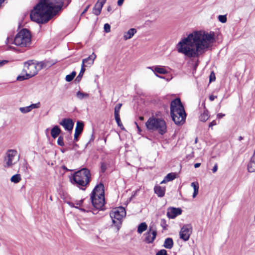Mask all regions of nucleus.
<instances>
[{
	"instance_id": "obj_35",
	"label": "nucleus",
	"mask_w": 255,
	"mask_h": 255,
	"mask_svg": "<svg viewBox=\"0 0 255 255\" xmlns=\"http://www.w3.org/2000/svg\"><path fill=\"white\" fill-rule=\"evenodd\" d=\"M218 20L222 23H225L227 21V17L225 15H220L218 16Z\"/></svg>"
},
{
	"instance_id": "obj_26",
	"label": "nucleus",
	"mask_w": 255,
	"mask_h": 255,
	"mask_svg": "<svg viewBox=\"0 0 255 255\" xmlns=\"http://www.w3.org/2000/svg\"><path fill=\"white\" fill-rule=\"evenodd\" d=\"M209 118L208 112L207 110H204L203 112L200 116V120L202 122H205L208 120Z\"/></svg>"
},
{
	"instance_id": "obj_43",
	"label": "nucleus",
	"mask_w": 255,
	"mask_h": 255,
	"mask_svg": "<svg viewBox=\"0 0 255 255\" xmlns=\"http://www.w3.org/2000/svg\"><path fill=\"white\" fill-rule=\"evenodd\" d=\"M215 80V76L213 72H212L210 76V82L214 81Z\"/></svg>"
},
{
	"instance_id": "obj_24",
	"label": "nucleus",
	"mask_w": 255,
	"mask_h": 255,
	"mask_svg": "<svg viewBox=\"0 0 255 255\" xmlns=\"http://www.w3.org/2000/svg\"><path fill=\"white\" fill-rule=\"evenodd\" d=\"M173 246V240L170 238L166 239L164 241L163 246L167 249H171Z\"/></svg>"
},
{
	"instance_id": "obj_37",
	"label": "nucleus",
	"mask_w": 255,
	"mask_h": 255,
	"mask_svg": "<svg viewBox=\"0 0 255 255\" xmlns=\"http://www.w3.org/2000/svg\"><path fill=\"white\" fill-rule=\"evenodd\" d=\"M30 77H28V76L26 75V74L25 73V75H19L17 77V80L18 81H23L25 79H28L30 78Z\"/></svg>"
},
{
	"instance_id": "obj_53",
	"label": "nucleus",
	"mask_w": 255,
	"mask_h": 255,
	"mask_svg": "<svg viewBox=\"0 0 255 255\" xmlns=\"http://www.w3.org/2000/svg\"><path fill=\"white\" fill-rule=\"evenodd\" d=\"M7 50H10V49H13V50H15V48L12 47V46H8L7 48Z\"/></svg>"
},
{
	"instance_id": "obj_41",
	"label": "nucleus",
	"mask_w": 255,
	"mask_h": 255,
	"mask_svg": "<svg viewBox=\"0 0 255 255\" xmlns=\"http://www.w3.org/2000/svg\"><path fill=\"white\" fill-rule=\"evenodd\" d=\"M107 169V165L105 163H101V169L102 172H104Z\"/></svg>"
},
{
	"instance_id": "obj_32",
	"label": "nucleus",
	"mask_w": 255,
	"mask_h": 255,
	"mask_svg": "<svg viewBox=\"0 0 255 255\" xmlns=\"http://www.w3.org/2000/svg\"><path fill=\"white\" fill-rule=\"evenodd\" d=\"M85 71V68L84 67L81 66V69L80 72L76 78V81L79 82L81 80Z\"/></svg>"
},
{
	"instance_id": "obj_34",
	"label": "nucleus",
	"mask_w": 255,
	"mask_h": 255,
	"mask_svg": "<svg viewBox=\"0 0 255 255\" xmlns=\"http://www.w3.org/2000/svg\"><path fill=\"white\" fill-rule=\"evenodd\" d=\"M116 121L119 127H120L121 128H123V124L121 122L120 116H115Z\"/></svg>"
},
{
	"instance_id": "obj_17",
	"label": "nucleus",
	"mask_w": 255,
	"mask_h": 255,
	"mask_svg": "<svg viewBox=\"0 0 255 255\" xmlns=\"http://www.w3.org/2000/svg\"><path fill=\"white\" fill-rule=\"evenodd\" d=\"M83 127L84 124L82 122L80 121L77 122L74 133V140H78V137L83 131Z\"/></svg>"
},
{
	"instance_id": "obj_50",
	"label": "nucleus",
	"mask_w": 255,
	"mask_h": 255,
	"mask_svg": "<svg viewBox=\"0 0 255 255\" xmlns=\"http://www.w3.org/2000/svg\"><path fill=\"white\" fill-rule=\"evenodd\" d=\"M125 0H118V5L119 6H121L123 3V2Z\"/></svg>"
},
{
	"instance_id": "obj_38",
	"label": "nucleus",
	"mask_w": 255,
	"mask_h": 255,
	"mask_svg": "<svg viewBox=\"0 0 255 255\" xmlns=\"http://www.w3.org/2000/svg\"><path fill=\"white\" fill-rule=\"evenodd\" d=\"M57 143L59 145L63 146L64 145V143L63 141V138L62 136H60L58 137L57 140Z\"/></svg>"
},
{
	"instance_id": "obj_16",
	"label": "nucleus",
	"mask_w": 255,
	"mask_h": 255,
	"mask_svg": "<svg viewBox=\"0 0 255 255\" xmlns=\"http://www.w3.org/2000/svg\"><path fill=\"white\" fill-rule=\"evenodd\" d=\"M40 102H38L35 104H32L29 106L25 107H20L19 110V111L23 114H26L30 112L32 109H37L40 108Z\"/></svg>"
},
{
	"instance_id": "obj_52",
	"label": "nucleus",
	"mask_w": 255,
	"mask_h": 255,
	"mask_svg": "<svg viewBox=\"0 0 255 255\" xmlns=\"http://www.w3.org/2000/svg\"><path fill=\"white\" fill-rule=\"evenodd\" d=\"M201 164L200 163H196L194 164V167L195 168H198L199 167H200Z\"/></svg>"
},
{
	"instance_id": "obj_13",
	"label": "nucleus",
	"mask_w": 255,
	"mask_h": 255,
	"mask_svg": "<svg viewBox=\"0 0 255 255\" xmlns=\"http://www.w3.org/2000/svg\"><path fill=\"white\" fill-rule=\"evenodd\" d=\"M182 213V210L179 208L170 207L168 209L167 216L170 219H174Z\"/></svg>"
},
{
	"instance_id": "obj_2",
	"label": "nucleus",
	"mask_w": 255,
	"mask_h": 255,
	"mask_svg": "<svg viewBox=\"0 0 255 255\" xmlns=\"http://www.w3.org/2000/svg\"><path fill=\"white\" fill-rule=\"evenodd\" d=\"M63 4L62 0H40L31 10L30 18L39 23H46L61 10Z\"/></svg>"
},
{
	"instance_id": "obj_5",
	"label": "nucleus",
	"mask_w": 255,
	"mask_h": 255,
	"mask_svg": "<svg viewBox=\"0 0 255 255\" xmlns=\"http://www.w3.org/2000/svg\"><path fill=\"white\" fill-rule=\"evenodd\" d=\"M104 186L100 183L93 190L91 200L93 207L99 210H102L105 204Z\"/></svg>"
},
{
	"instance_id": "obj_18",
	"label": "nucleus",
	"mask_w": 255,
	"mask_h": 255,
	"mask_svg": "<svg viewBox=\"0 0 255 255\" xmlns=\"http://www.w3.org/2000/svg\"><path fill=\"white\" fill-rule=\"evenodd\" d=\"M105 3V2H103V1L98 0L93 9V13L97 16L100 15Z\"/></svg>"
},
{
	"instance_id": "obj_61",
	"label": "nucleus",
	"mask_w": 255,
	"mask_h": 255,
	"mask_svg": "<svg viewBox=\"0 0 255 255\" xmlns=\"http://www.w3.org/2000/svg\"><path fill=\"white\" fill-rule=\"evenodd\" d=\"M239 139L240 140H242V136H240L239 137Z\"/></svg>"
},
{
	"instance_id": "obj_11",
	"label": "nucleus",
	"mask_w": 255,
	"mask_h": 255,
	"mask_svg": "<svg viewBox=\"0 0 255 255\" xmlns=\"http://www.w3.org/2000/svg\"><path fill=\"white\" fill-rule=\"evenodd\" d=\"M144 236V242L147 244H151L153 242L157 236V230L156 227L154 225H150L148 230Z\"/></svg>"
},
{
	"instance_id": "obj_12",
	"label": "nucleus",
	"mask_w": 255,
	"mask_h": 255,
	"mask_svg": "<svg viewBox=\"0 0 255 255\" xmlns=\"http://www.w3.org/2000/svg\"><path fill=\"white\" fill-rule=\"evenodd\" d=\"M192 232V227L191 224L184 225L181 229L179 236L180 238L184 241L189 239Z\"/></svg>"
},
{
	"instance_id": "obj_44",
	"label": "nucleus",
	"mask_w": 255,
	"mask_h": 255,
	"mask_svg": "<svg viewBox=\"0 0 255 255\" xmlns=\"http://www.w3.org/2000/svg\"><path fill=\"white\" fill-rule=\"evenodd\" d=\"M217 124V123L216 121L215 120H214L209 124V128H211L213 126L216 125Z\"/></svg>"
},
{
	"instance_id": "obj_10",
	"label": "nucleus",
	"mask_w": 255,
	"mask_h": 255,
	"mask_svg": "<svg viewBox=\"0 0 255 255\" xmlns=\"http://www.w3.org/2000/svg\"><path fill=\"white\" fill-rule=\"evenodd\" d=\"M19 160V156L15 149H8L4 157L3 166L5 168H12Z\"/></svg>"
},
{
	"instance_id": "obj_59",
	"label": "nucleus",
	"mask_w": 255,
	"mask_h": 255,
	"mask_svg": "<svg viewBox=\"0 0 255 255\" xmlns=\"http://www.w3.org/2000/svg\"><path fill=\"white\" fill-rule=\"evenodd\" d=\"M5 62V61H1V62H0V66H1V65H2V64H3L4 62Z\"/></svg>"
},
{
	"instance_id": "obj_42",
	"label": "nucleus",
	"mask_w": 255,
	"mask_h": 255,
	"mask_svg": "<svg viewBox=\"0 0 255 255\" xmlns=\"http://www.w3.org/2000/svg\"><path fill=\"white\" fill-rule=\"evenodd\" d=\"M83 202V200H80L76 201L75 203V206H78L79 208L82 205Z\"/></svg>"
},
{
	"instance_id": "obj_36",
	"label": "nucleus",
	"mask_w": 255,
	"mask_h": 255,
	"mask_svg": "<svg viewBox=\"0 0 255 255\" xmlns=\"http://www.w3.org/2000/svg\"><path fill=\"white\" fill-rule=\"evenodd\" d=\"M160 225L162 227L163 230H166V228L167 227V224H166V221L165 219H162L160 222Z\"/></svg>"
},
{
	"instance_id": "obj_56",
	"label": "nucleus",
	"mask_w": 255,
	"mask_h": 255,
	"mask_svg": "<svg viewBox=\"0 0 255 255\" xmlns=\"http://www.w3.org/2000/svg\"><path fill=\"white\" fill-rule=\"evenodd\" d=\"M155 75H156L157 77H159V78H163V77L161 76H159V75H157V74H156V73H155Z\"/></svg>"
},
{
	"instance_id": "obj_62",
	"label": "nucleus",
	"mask_w": 255,
	"mask_h": 255,
	"mask_svg": "<svg viewBox=\"0 0 255 255\" xmlns=\"http://www.w3.org/2000/svg\"><path fill=\"white\" fill-rule=\"evenodd\" d=\"M195 142V143H197V138H196Z\"/></svg>"
},
{
	"instance_id": "obj_23",
	"label": "nucleus",
	"mask_w": 255,
	"mask_h": 255,
	"mask_svg": "<svg viewBox=\"0 0 255 255\" xmlns=\"http://www.w3.org/2000/svg\"><path fill=\"white\" fill-rule=\"evenodd\" d=\"M76 97L79 100H82L83 99H88L89 97V94L87 93H84L80 91H79L77 92H76Z\"/></svg>"
},
{
	"instance_id": "obj_54",
	"label": "nucleus",
	"mask_w": 255,
	"mask_h": 255,
	"mask_svg": "<svg viewBox=\"0 0 255 255\" xmlns=\"http://www.w3.org/2000/svg\"><path fill=\"white\" fill-rule=\"evenodd\" d=\"M167 182H168V181L166 180V178L165 177L164 179L161 182L160 184L165 183Z\"/></svg>"
},
{
	"instance_id": "obj_51",
	"label": "nucleus",
	"mask_w": 255,
	"mask_h": 255,
	"mask_svg": "<svg viewBox=\"0 0 255 255\" xmlns=\"http://www.w3.org/2000/svg\"><path fill=\"white\" fill-rule=\"evenodd\" d=\"M135 124L136 126V128H137L138 131L140 132L141 130L140 128H139V126L138 125L137 123L136 122H135Z\"/></svg>"
},
{
	"instance_id": "obj_4",
	"label": "nucleus",
	"mask_w": 255,
	"mask_h": 255,
	"mask_svg": "<svg viewBox=\"0 0 255 255\" xmlns=\"http://www.w3.org/2000/svg\"><path fill=\"white\" fill-rule=\"evenodd\" d=\"M31 34L26 29H22L19 31L15 36L14 39L12 37H8L6 40V44H14L20 47L29 46L31 44Z\"/></svg>"
},
{
	"instance_id": "obj_58",
	"label": "nucleus",
	"mask_w": 255,
	"mask_h": 255,
	"mask_svg": "<svg viewBox=\"0 0 255 255\" xmlns=\"http://www.w3.org/2000/svg\"><path fill=\"white\" fill-rule=\"evenodd\" d=\"M24 164V166H25V168H27V163L25 162Z\"/></svg>"
},
{
	"instance_id": "obj_39",
	"label": "nucleus",
	"mask_w": 255,
	"mask_h": 255,
	"mask_svg": "<svg viewBox=\"0 0 255 255\" xmlns=\"http://www.w3.org/2000/svg\"><path fill=\"white\" fill-rule=\"evenodd\" d=\"M110 29L111 26L110 24H109L108 23H106L104 24V30L106 32H109L110 31Z\"/></svg>"
},
{
	"instance_id": "obj_6",
	"label": "nucleus",
	"mask_w": 255,
	"mask_h": 255,
	"mask_svg": "<svg viewBox=\"0 0 255 255\" xmlns=\"http://www.w3.org/2000/svg\"><path fill=\"white\" fill-rule=\"evenodd\" d=\"M145 126L148 130L157 131L160 135L164 134L167 131L166 123L161 118H149Z\"/></svg>"
},
{
	"instance_id": "obj_22",
	"label": "nucleus",
	"mask_w": 255,
	"mask_h": 255,
	"mask_svg": "<svg viewBox=\"0 0 255 255\" xmlns=\"http://www.w3.org/2000/svg\"><path fill=\"white\" fill-rule=\"evenodd\" d=\"M61 130L57 126H55L51 130V135L53 138H55L60 134Z\"/></svg>"
},
{
	"instance_id": "obj_30",
	"label": "nucleus",
	"mask_w": 255,
	"mask_h": 255,
	"mask_svg": "<svg viewBox=\"0 0 255 255\" xmlns=\"http://www.w3.org/2000/svg\"><path fill=\"white\" fill-rule=\"evenodd\" d=\"M165 177L166 178V180H167L168 182L172 181L176 178V174L175 173H168Z\"/></svg>"
},
{
	"instance_id": "obj_48",
	"label": "nucleus",
	"mask_w": 255,
	"mask_h": 255,
	"mask_svg": "<svg viewBox=\"0 0 255 255\" xmlns=\"http://www.w3.org/2000/svg\"><path fill=\"white\" fill-rule=\"evenodd\" d=\"M225 116V115L224 114L219 113L217 114V117L219 119H221V118H223Z\"/></svg>"
},
{
	"instance_id": "obj_3",
	"label": "nucleus",
	"mask_w": 255,
	"mask_h": 255,
	"mask_svg": "<svg viewBox=\"0 0 255 255\" xmlns=\"http://www.w3.org/2000/svg\"><path fill=\"white\" fill-rule=\"evenodd\" d=\"M170 114L172 120L176 125H182L186 118V113L179 98L171 102Z\"/></svg>"
},
{
	"instance_id": "obj_31",
	"label": "nucleus",
	"mask_w": 255,
	"mask_h": 255,
	"mask_svg": "<svg viewBox=\"0 0 255 255\" xmlns=\"http://www.w3.org/2000/svg\"><path fill=\"white\" fill-rule=\"evenodd\" d=\"M76 72L73 71L70 74L66 75L65 78L66 81L67 82L71 81L76 76Z\"/></svg>"
},
{
	"instance_id": "obj_47",
	"label": "nucleus",
	"mask_w": 255,
	"mask_h": 255,
	"mask_svg": "<svg viewBox=\"0 0 255 255\" xmlns=\"http://www.w3.org/2000/svg\"><path fill=\"white\" fill-rule=\"evenodd\" d=\"M217 96H214V95H210L209 96V100L211 101H214L216 98H217Z\"/></svg>"
},
{
	"instance_id": "obj_9",
	"label": "nucleus",
	"mask_w": 255,
	"mask_h": 255,
	"mask_svg": "<svg viewBox=\"0 0 255 255\" xmlns=\"http://www.w3.org/2000/svg\"><path fill=\"white\" fill-rule=\"evenodd\" d=\"M126 215L125 209L122 207L114 208L110 212V217L112 219L113 223L117 228L118 230L120 229L123 219Z\"/></svg>"
},
{
	"instance_id": "obj_33",
	"label": "nucleus",
	"mask_w": 255,
	"mask_h": 255,
	"mask_svg": "<svg viewBox=\"0 0 255 255\" xmlns=\"http://www.w3.org/2000/svg\"><path fill=\"white\" fill-rule=\"evenodd\" d=\"M122 106V104L119 103L115 106V111H114L115 116H120L119 113H120V110L121 109Z\"/></svg>"
},
{
	"instance_id": "obj_20",
	"label": "nucleus",
	"mask_w": 255,
	"mask_h": 255,
	"mask_svg": "<svg viewBox=\"0 0 255 255\" xmlns=\"http://www.w3.org/2000/svg\"><path fill=\"white\" fill-rule=\"evenodd\" d=\"M149 69H151L154 73H157L159 74H165L168 73V71L163 66H156L153 67H148Z\"/></svg>"
},
{
	"instance_id": "obj_7",
	"label": "nucleus",
	"mask_w": 255,
	"mask_h": 255,
	"mask_svg": "<svg viewBox=\"0 0 255 255\" xmlns=\"http://www.w3.org/2000/svg\"><path fill=\"white\" fill-rule=\"evenodd\" d=\"M90 178V171L84 168L74 173L71 179V183L79 187H84L89 184Z\"/></svg>"
},
{
	"instance_id": "obj_21",
	"label": "nucleus",
	"mask_w": 255,
	"mask_h": 255,
	"mask_svg": "<svg viewBox=\"0 0 255 255\" xmlns=\"http://www.w3.org/2000/svg\"><path fill=\"white\" fill-rule=\"evenodd\" d=\"M136 32L135 28H130L124 35V38L125 40L130 39L133 35Z\"/></svg>"
},
{
	"instance_id": "obj_60",
	"label": "nucleus",
	"mask_w": 255,
	"mask_h": 255,
	"mask_svg": "<svg viewBox=\"0 0 255 255\" xmlns=\"http://www.w3.org/2000/svg\"><path fill=\"white\" fill-rule=\"evenodd\" d=\"M107 10H108V11H110V10H111V7H110V6H109V7H108Z\"/></svg>"
},
{
	"instance_id": "obj_46",
	"label": "nucleus",
	"mask_w": 255,
	"mask_h": 255,
	"mask_svg": "<svg viewBox=\"0 0 255 255\" xmlns=\"http://www.w3.org/2000/svg\"><path fill=\"white\" fill-rule=\"evenodd\" d=\"M68 204L71 207L75 208H79V207L78 206H75V203H74L69 202H68Z\"/></svg>"
},
{
	"instance_id": "obj_40",
	"label": "nucleus",
	"mask_w": 255,
	"mask_h": 255,
	"mask_svg": "<svg viewBox=\"0 0 255 255\" xmlns=\"http://www.w3.org/2000/svg\"><path fill=\"white\" fill-rule=\"evenodd\" d=\"M156 255H167V252L165 250L162 249L159 251L156 254Z\"/></svg>"
},
{
	"instance_id": "obj_29",
	"label": "nucleus",
	"mask_w": 255,
	"mask_h": 255,
	"mask_svg": "<svg viewBox=\"0 0 255 255\" xmlns=\"http://www.w3.org/2000/svg\"><path fill=\"white\" fill-rule=\"evenodd\" d=\"M21 176L19 174L13 175L10 178V181L14 183H17L21 180Z\"/></svg>"
},
{
	"instance_id": "obj_25",
	"label": "nucleus",
	"mask_w": 255,
	"mask_h": 255,
	"mask_svg": "<svg viewBox=\"0 0 255 255\" xmlns=\"http://www.w3.org/2000/svg\"><path fill=\"white\" fill-rule=\"evenodd\" d=\"M191 187L194 189V192L193 194V197L195 198L198 193L199 191V184L197 182H194L191 184Z\"/></svg>"
},
{
	"instance_id": "obj_45",
	"label": "nucleus",
	"mask_w": 255,
	"mask_h": 255,
	"mask_svg": "<svg viewBox=\"0 0 255 255\" xmlns=\"http://www.w3.org/2000/svg\"><path fill=\"white\" fill-rule=\"evenodd\" d=\"M218 170V164L216 163L215 165L214 166L213 168H212V172L213 173H215L217 172Z\"/></svg>"
},
{
	"instance_id": "obj_28",
	"label": "nucleus",
	"mask_w": 255,
	"mask_h": 255,
	"mask_svg": "<svg viewBox=\"0 0 255 255\" xmlns=\"http://www.w3.org/2000/svg\"><path fill=\"white\" fill-rule=\"evenodd\" d=\"M147 228V225L145 222L140 224L137 228V232L139 234H141L145 231Z\"/></svg>"
},
{
	"instance_id": "obj_49",
	"label": "nucleus",
	"mask_w": 255,
	"mask_h": 255,
	"mask_svg": "<svg viewBox=\"0 0 255 255\" xmlns=\"http://www.w3.org/2000/svg\"><path fill=\"white\" fill-rule=\"evenodd\" d=\"M89 7H90V5H87L86 7V8L84 9V10L82 12L81 15H82L83 14H84L85 13H86L87 12V11L88 10V8H89Z\"/></svg>"
},
{
	"instance_id": "obj_19",
	"label": "nucleus",
	"mask_w": 255,
	"mask_h": 255,
	"mask_svg": "<svg viewBox=\"0 0 255 255\" xmlns=\"http://www.w3.org/2000/svg\"><path fill=\"white\" fill-rule=\"evenodd\" d=\"M154 192L159 197H162L164 196L165 192V188L161 187L159 186H155L154 188Z\"/></svg>"
},
{
	"instance_id": "obj_14",
	"label": "nucleus",
	"mask_w": 255,
	"mask_h": 255,
	"mask_svg": "<svg viewBox=\"0 0 255 255\" xmlns=\"http://www.w3.org/2000/svg\"><path fill=\"white\" fill-rule=\"evenodd\" d=\"M60 125L68 131H71L73 128L74 123L70 119H64L60 123Z\"/></svg>"
},
{
	"instance_id": "obj_8",
	"label": "nucleus",
	"mask_w": 255,
	"mask_h": 255,
	"mask_svg": "<svg viewBox=\"0 0 255 255\" xmlns=\"http://www.w3.org/2000/svg\"><path fill=\"white\" fill-rule=\"evenodd\" d=\"M44 67L43 62L35 63L32 60H29L24 64L23 72L26 74L28 77H32L35 76L39 70Z\"/></svg>"
},
{
	"instance_id": "obj_27",
	"label": "nucleus",
	"mask_w": 255,
	"mask_h": 255,
	"mask_svg": "<svg viewBox=\"0 0 255 255\" xmlns=\"http://www.w3.org/2000/svg\"><path fill=\"white\" fill-rule=\"evenodd\" d=\"M248 169L250 172H255V160L251 159L250 162L248 165Z\"/></svg>"
},
{
	"instance_id": "obj_1",
	"label": "nucleus",
	"mask_w": 255,
	"mask_h": 255,
	"mask_svg": "<svg viewBox=\"0 0 255 255\" xmlns=\"http://www.w3.org/2000/svg\"><path fill=\"white\" fill-rule=\"evenodd\" d=\"M215 37L213 31H194L178 43L177 50L188 57H197L212 46Z\"/></svg>"
},
{
	"instance_id": "obj_57",
	"label": "nucleus",
	"mask_w": 255,
	"mask_h": 255,
	"mask_svg": "<svg viewBox=\"0 0 255 255\" xmlns=\"http://www.w3.org/2000/svg\"><path fill=\"white\" fill-rule=\"evenodd\" d=\"M139 119L140 121H143L144 120V118H143V117H139Z\"/></svg>"
},
{
	"instance_id": "obj_15",
	"label": "nucleus",
	"mask_w": 255,
	"mask_h": 255,
	"mask_svg": "<svg viewBox=\"0 0 255 255\" xmlns=\"http://www.w3.org/2000/svg\"><path fill=\"white\" fill-rule=\"evenodd\" d=\"M96 58V55L94 53H93L87 58L83 59L81 66L85 68V67L92 65Z\"/></svg>"
},
{
	"instance_id": "obj_55",
	"label": "nucleus",
	"mask_w": 255,
	"mask_h": 255,
	"mask_svg": "<svg viewBox=\"0 0 255 255\" xmlns=\"http://www.w3.org/2000/svg\"><path fill=\"white\" fill-rule=\"evenodd\" d=\"M80 210L83 211V212H88V211H86L85 209L82 208H78Z\"/></svg>"
}]
</instances>
